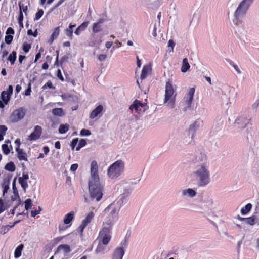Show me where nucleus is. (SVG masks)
Masks as SVG:
<instances>
[{
  "label": "nucleus",
  "instance_id": "a19ab883",
  "mask_svg": "<svg viewBox=\"0 0 259 259\" xmlns=\"http://www.w3.org/2000/svg\"><path fill=\"white\" fill-rule=\"evenodd\" d=\"M186 192L189 194V195L191 197H193L196 195L195 191L192 189L189 188L185 191H184L183 194H186Z\"/></svg>",
  "mask_w": 259,
  "mask_h": 259
},
{
  "label": "nucleus",
  "instance_id": "0e129e2a",
  "mask_svg": "<svg viewBox=\"0 0 259 259\" xmlns=\"http://www.w3.org/2000/svg\"><path fill=\"white\" fill-rule=\"evenodd\" d=\"M23 15L22 12H20L19 17H18V22L19 23H21L23 22Z\"/></svg>",
  "mask_w": 259,
  "mask_h": 259
},
{
  "label": "nucleus",
  "instance_id": "c9c22d12",
  "mask_svg": "<svg viewBox=\"0 0 259 259\" xmlns=\"http://www.w3.org/2000/svg\"><path fill=\"white\" fill-rule=\"evenodd\" d=\"M255 216H251L249 218H246L245 222L247 224L253 225L255 223Z\"/></svg>",
  "mask_w": 259,
  "mask_h": 259
},
{
  "label": "nucleus",
  "instance_id": "de8ad7c7",
  "mask_svg": "<svg viewBox=\"0 0 259 259\" xmlns=\"http://www.w3.org/2000/svg\"><path fill=\"white\" fill-rule=\"evenodd\" d=\"M49 88V89H55V87L53 85L52 82L51 80H48L46 84L43 86L42 89H45L47 88Z\"/></svg>",
  "mask_w": 259,
  "mask_h": 259
},
{
  "label": "nucleus",
  "instance_id": "4be33fe9",
  "mask_svg": "<svg viewBox=\"0 0 259 259\" xmlns=\"http://www.w3.org/2000/svg\"><path fill=\"white\" fill-rule=\"evenodd\" d=\"M89 24V21L83 22L76 28L74 32L75 34L77 35H79L82 31H84L87 28Z\"/></svg>",
  "mask_w": 259,
  "mask_h": 259
},
{
  "label": "nucleus",
  "instance_id": "37998d69",
  "mask_svg": "<svg viewBox=\"0 0 259 259\" xmlns=\"http://www.w3.org/2000/svg\"><path fill=\"white\" fill-rule=\"evenodd\" d=\"M22 48L25 53H28L31 49V45L27 42H24L23 44Z\"/></svg>",
  "mask_w": 259,
  "mask_h": 259
},
{
  "label": "nucleus",
  "instance_id": "774afa93",
  "mask_svg": "<svg viewBox=\"0 0 259 259\" xmlns=\"http://www.w3.org/2000/svg\"><path fill=\"white\" fill-rule=\"evenodd\" d=\"M259 106V100H257L252 105V108L256 109Z\"/></svg>",
  "mask_w": 259,
  "mask_h": 259
},
{
  "label": "nucleus",
  "instance_id": "a878e982",
  "mask_svg": "<svg viewBox=\"0 0 259 259\" xmlns=\"http://www.w3.org/2000/svg\"><path fill=\"white\" fill-rule=\"evenodd\" d=\"M252 208V205L250 203L247 204L245 207H242L241 209V213L242 215H245L249 212Z\"/></svg>",
  "mask_w": 259,
  "mask_h": 259
},
{
  "label": "nucleus",
  "instance_id": "9d476101",
  "mask_svg": "<svg viewBox=\"0 0 259 259\" xmlns=\"http://www.w3.org/2000/svg\"><path fill=\"white\" fill-rule=\"evenodd\" d=\"M104 213L105 215H106L105 221L107 220H111L113 223L114 219L117 217L118 210L116 208L110 205L104 209Z\"/></svg>",
  "mask_w": 259,
  "mask_h": 259
},
{
  "label": "nucleus",
  "instance_id": "680f3d73",
  "mask_svg": "<svg viewBox=\"0 0 259 259\" xmlns=\"http://www.w3.org/2000/svg\"><path fill=\"white\" fill-rule=\"evenodd\" d=\"M39 213H40V211L37 210H32L31 212V215L33 217H35L36 215H37Z\"/></svg>",
  "mask_w": 259,
  "mask_h": 259
},
{
  "label": "nucleus",
  "instance_id": "f8f14e48",
  "mask_svg": "<svg viewBox=\"0 0 259 259\" xmlns=\"http://www.w3.org/2000/svg\"><path fill=\"white\" fill-rule=\"evenodd\" d=\"M195 91V90L194 88H191L189 89L186 96L185 97V105L186 106V108H190L191 107Z\"/></svg>",
  "mask_w": 259,
  "mask_h": 259
},
{
  "label": "nucleus",
  "instance_id": "a211bd4d",
  "mask_svg": "<svg viewBox=\"0 0 259 259\" xmlns=\"http://www.w3.org/2000/svg\"><path fill=\"white\" fill-rule=\"evenodd\" d=\"M103 107L102 105H100L96 107L94 110H93L90 115V118L94 119L95 117L99 115L103 111Z\"/></svg>",
  "mask_w": 259,
  "mask_h": 259
},
{
  "label": "nucleus",
  "instance_id": "49530a36",
  "mask_svg": "<svg viewBox=\"0 0 259 259\" xmlns=\"http://www.w3.org/2000/svg\"><path fill=\"white\" fill-rule=\"evenodd\" d=\"M19 7L20 9V12H23L26 14V12L28 10L27 6H24V4H19Z\"/></svg>",
  "mask_w": 259,
  "mask_h": 259
},
{
  "label": "nucleus",
  "instance_id": "c03bdc74",
  "mask_svg": "<svg viewBox=\"0 0 259 259\" xmlns=\"http://www.w3.org/2000/svg\"><path fill=\"white\" fill-rule=\"evenodd\" d=\"M44 11L42 10H39L35 14L34 17V20H38L43 15Z\"/></svg>",
  "mask_w": 259,
  "mask_h": 259
},
{
  "label": "nucleus",
  "instance_id": "ddd939ff",
  "mask_svg": "<svg viewBox=\"0 0 259 259\" xmlns=\"http://www.w3.org/2000/svg\"><path fill=\"white\" fill-rule=\"evenodd\" d=\"M71 250L70 247L67 244H61L58 246L55 252V254L59 253H62L64 256L67 255L68 253L71 252Z\"/></svg>",
  "mask_w": 259,
  "mask_h": 259
},
{
  "label": "nucleus",
  "instance_id": "864d4df0",
  "mask_svg": "<svg viewBox=\"0 0 259 259\" xmlns=\"http://www.w3.org/2000/svg\"><path fill=\"white\" fill-rule=\"evenodd\" d=\"M57 76L58 77V78L61 81H64V77L63 76H62V73H61V71L60 70V69H58L57 70Z\"/></svg>",
  "mask_w": 259,
  "mask_h": 259
},
{
  "label": "nucleus",
  "instance_id": "603ef678",
  "mask_svg": "<svg viewBox=\"0 0 259 259\" xmlns=\"http://www.w3.org/2000/svg\"><path fill=\"white\" fill-rule=\"evenodd\" d=\"M13 87L11 85H9L8 88L7 89V95L11 98V96L13 93Z\"/></svg>",
  "mask_w": 259,
  "mask_h": 259
},
{
  "label": "nucleus",
  "instance_id": "c756f323",
  "mask_svg": "<svg viewBox=\"0 0 259 259\" xmlns=\"http://www.w3.org/2000/svg\"><path fill=\"white\" fill-rule=\"evenodd\" d=\"M104 245L99 244L97 246V248L95 249V252L96 253H102L104 254L106 247L104 246Z\"/></svg>",
  "mask_w": 259,
  "mask_h": 259
},
{
  "label": "nucleus",
  "instance_id": "ea45409f",
  "mask_svg": "<svg viewBox=\"0 0 259 259\" xmlns=\"http://www.w3.org/2000/svg\"><path fill=\"white\" fill-rule=\"evenodd\" d=\"M2 148L3 153L5 155H8L10 152V150L7 144H3L2 146Z\"/></svg>",
  "mask_w": 259,
  "mask_h": 259
},
{
  "label": "nucleus",
  "instance_id": "7c9ffc66",
  "mask_svg": "<svg viewBox=\"0 0 259 259\" xmlns=\"http://www.w3.org/2000/svg\"><path fill=\"white\" fill-rule=\"evenodd\" d=\"M92 30L94 33H98L102 31L101 25L99 23H95L93 25Z\"/></svg>",
  "mask_w": 259,
  "mask_h": 259
},
{
  "label": "nucleus",
  "instance_id": "e2e57ef3",
  "mask_svg": "<svg viewBox=\"0 0 259 259\" xmlns=\"http://www.w3.org/2000/svg\"><path fill=\"white\" fill-rule=\"evenodd\" d=\"M196 124H197V122H195L192 125H190V126L189 127V132L192 131V132H194L195 131V127Z\"/></svg>",
  "mask_w": 259,
  "mask_h": 259
},
{
  "label": "nucleus",
  "instance_id": "423d86ee",
  "mask_svg": "<svg viewBox=\"0 0 259 259\" xmlns=\"http://www.w3.org/2000/svg\"><path fill=\"white\" fill-rule=\"evenodd\" d=\"M26 114V110L24 107H20L13 111L10 116V120L16 123L22 119Z\"/></svg>",
  "mask_w": 259,
  "mask_h": 259
},
{
  "label": "nucleus",
  "instance_id": "72a5a7b5",
  "mask_svg": "<svg viewBox=\"0 0 259 259\" xmlns=\"http://www.w3.org/2000/svg\"><path fill=\"white\" fill-rule=\"evenodd\" d=\"M59 34V28L56 27L54 29V31L53 32L51 37V41H53L54 39L56 38L58 35Z\"/></svg>",
  "mask_w": 259,
  "mask_h": 259
},
{
  "label": "nucleus",
  "instance_id": "79ce46f5",
  "mask_svg": "<svg viewBox=\"0 0 259 259\" xmlns=\"http://www.w3.org/2000/svg\"><path fill=\"white\" fill-rule=\"evenodd\" d=\"M32 206V201L30 199H27L25 201V208L26 210H29Z\"/></svg>",
  "mask_w": 259,
  "mask_h": 259
},
{
  "label": "nucleus",
  "instance_id": "4468645a",
  "mask_svg": "<svg viewBox=\"0 0 259 259\" xmlns=\"http://www.w3.org/2000/svg\"><path fill=\"white\" fill-rule=\"evenodd\" d=\"M41 133V126L37 125L35 127L33 132L29 135L28 139L31 141L36 140L40 137Z\"/></svg>",
  "mask_w": 259,
  "mask_h": 259
},
{
  "label": "nucleus",
  "instance_id": "20e7f679",
  "mask_svg": "<svg viewBox=\"0 0 259 259\" xmlns=\"http://www.w3.org/2000/svg\"><path fill=\"white\" fill-rule=\"evenodd\" d=\"M124 169V162L119 160L112 164L108 169V176L111 179H115L118 177Z\"/></svg>",
  "mask_w": 259,
  "mask_h": 259
},
{
  "label": "nucleus",
  "instance_id": "8fccbe9b",
  "mask_svg": "<svg viewBox=\"0 0 259 259\" xmlns=\"http://www.w3.org/2000/svg\"><path fill=\"white\" fill-rule=\"evenodd\" d=\"M27 34L36 37L37 36V30L36 29L34 32H33L31 29H29L27 30Z\"/></svg>",
  "mask_w": 259,
  "mask_h": 259
},
{
  "label": "nucleus",
  "instance_id": "473e14b6",
  "mask_svg": "<svg viewBox=\"0 0 259 259\" xmlns=\"http://www.w3.org/2000/svg\"><path fill=\"white\" fill-rule=\"evenodd\" d=\"M18 182L21 185V187L24 190H25L26 188H28V185L26 181H24L22 179H21V177H19L18 179Z\"/></svg>",
  "mask_w": 259,
  "mask_h": 259
},
{
  "label": "nucleus",
  "instance_id": "58836bf2",
  "mask_svg": "<svg viewBox=\"0 0 259 259\" xmlns=\"http://www.w3.org/2000/svg\"><path fill=\"white\" fill-rule=\"evenodd\" d=\"M10 230L8 225L2 226L0 229V234L4 235Z\"/></svg>",
  "mask_w": 259,
  "mask_h": 259
},
{
  "label": "nucleus",
  "instance_id": "412c9836",
  "mask_svg": "<svg viewBox=\"0 0 259 259\" xmlns=\"http://www.w3.org/2000/svg\"><path fill=\"white\" fill-rule=\"evenodd\" d=\"M10 185V179L9 178H5L2 184V186L3 188V195H5L6 193H7L8 190L9 189Z\"/></svg>",
  "mask_w": 259,
  "mask_h": 259
},
{
  "label": "nucleus",
  "instance_id": "aec40b11",
  "mask_svg": "<svg viewBox=\"0 0 259 259\" xmlns=\"http://www.w3.org/2000/svg\"><path fill=\"white\" fill-rule=\"evenodd\" d=\"M151 68L150 65H147L144 66L142 70V72L140 76L141 79L143 80L145 79L147 75L151 72Z\"/></svg>",
  "mask_w": 259,
  "mask_h": 259
},
{
  "label": "nucleus",
  "instance_id": "2eb2a0df",
  "mask_svg": "<svg viewBox=\"0 0 259 259\" xmlns=\"http://www.w3.org/2000/svg\"><path fill=\"white\" fill-rule=\"evenodd\" d=\"M94 217V213L93 212H89L86 216L85 219L82 221L81 224L79 226L81 231H83L85 227L89 224Z\"/></svg>",
  "mask_w": 259,
  "mask_h": 259
},
{
  "label": "nucleus",
  "instance_id": "c85d7f7f",
  "mask_svg": "<svg viewBox=\"0 0 259 259\" xmlns=\"http://www.w3.org/2000/svg\"><path fill=\"white\" fill-rule=\"evenodd\" d=\"M69 128V126L68 124H61L59 128V132L60 134H65L68 131Z\"/></svg>",
  "mask_w": 259,
  "mask_h": 259
},
{
  "label": "nucleus",
  "instance_id": "7ed1b4c3",
  "mask_svg": "<svg viewBox=\"0 0 259 259\" xmlns=\"http://www.w3.org/2000/svg\"><path fill=\"white\" fill-rule=\"evenodd\" d=\"M89 189L92 200L95 199L97 201H99L102 199L103 189L99 181L98 182L89 181Z\"/></svg>",
  "mask_w": 259,
  "mask_h": 259
},
{
  "label": "nucleus",
  "instance_id": "1a4fd4ad",
  "mask_svg": "<svg viewBox=\"0 0 259 259\" xmlns=\"http://www.w3.org/2000/svg\"><path fill=\"white\" fill-rule=\"evenodd\" d=\"M148 108V106L146 104L142 103L140 100H135L133 101V103L130 105L129 109L135 112L140 113L141 112H144Z\"/></svg>",
  "mask_w": 259,
  "mask_h": 259
},
{
  "label": "nucleus",
  "instance_id": "393cba45",
  "mask_svg": "<svg viewBox=\"0 0 259 259\" xmlns=\"http://www.w3.org/2000/svg\"><path fill=\"white\" fill-rule=\"evenodd\" d=\"M17 53L15 51H13L9 56L8 60L10 61L11 65H13L16 60Z\"/></svg>",
  "mask_w": 259,
  "mask_h": 259
},
{
  "label": "nucleus",
  "instance_id": "39448f33",
  "mask_svg": "<svg viewBox=\"0 0 259 259\" xmlns=\"http://www.w3.org/2000/svg\"><path fill=\"white\" fill-rule=\"evenodd\" d=\"M196 179L199 181V186H204L209 183V173L204 166H201L194 172Z\"/></svg>",
  "mask_w": 259,
  "mask_h": 259
},
{
  "label": "nucleus",
  "instance_id": "0eeeda50",
  "mask_svg": "<svg viewBox=\"0 0 259 259\" xmlns=\"http://www.w3.org/2000/svg\"><path fill=\"white\" fill-rule=\"evenodd\" d=\"M174 94V90L173 89L172 82L171 81L167 82L165 85L164 102L165 103L169 101L172 106H174L175 102L174 97H172Z\"/></svg>",
  "mask_w": 259,
  "mask_h": 259
},
{
  "label": "nucleus",
  "instance_id": "6e6552de",
  "mask_svg": "<svg viewBox=\"0 0 259 259\" xmlns=\"http://www.w3.org/2000/svg\"><path fill=\"white\" fill-rule=\"evenodd\" d=\"M74 219V212L71 211L65 215L63 219V223L66 226H64L62 224H60L58 226V229L60 232L64 231L70 227L72 225V222Z\"/></svg>",
  "mask_w": 259,
  "mask_h": 259
},
{
  "label": "nucleus",
  "instance_id": "5fc2aeb1",
  "mask_svg": "<svg viewBox=\"0 0 259 259\" xmlns=\"http://www.w3.org/2000/svg\"><path fill=\"white\" fill-rule=\"evenodd\" d=\"M31 92V84L29 83L28 88L25 91L24 95L25 96H29L30 95Z\"/></svg>",
  "mask_w": 259,
  "mask_h": 259
},
{
  "label": "nucleus",
  "instance_id": "cd10ccee",
  "mask_svg": "<svg viewBox=\"0 0 259 259\" xmlns=\"http://www.w3.org/2000/svg\"><path fill=\"white\" fill-rule=\"evenodd\" d=\"M15 166L13 162L8 163L5 166V169L10 172H13L15 170Z\"/></svg>",
  "mask_w": 259,
  "mask_h": 259
},
{
  "label": "nucleus",
  "instance_id": "a18cd8bd",
  "mask_svg": "<svg viewBox=\"0 0 259 259\" xmlns=\"http://www.w3.org/2000/svg\"><path fill=\"white\" fill-rule=\"evenodd\" d=\"M13 36L12 35H7L5 37V42L7 44H10L13 40Z\"/></svg>",
  "mask_w": 259,
  "mask_h": 259
},
{
  "label": "nucleus",
  "instance_id": "f03ea898",
  "mask_svg": "<svg viewBox=\"0 0 259 259\" xmlns=\"http://www.w3.org/2000/svg\"><path fill=\"white\" fill-rule=\"evenodd\" d=\"M113 223L111 220H107L103 223V227L100 230L99 235L102 239L103 245H107L111 239V233Z\"/></svg>",
  "mask_w": 259,
  "mask_h": 259
},
{
  "label": "nucleus",
  "instance_id": "13d9d810",
  "mask_svg": "<svg viewBox=\"0 0 259 259\" xmlns=\"http://www.w3.org/2000/svg\"><path fill=\"white\" fill-rule=\"evenodd\" d=\"M168 47H171V51H173L174 48L175 46V43L174 42V41L170 39L168 41Z\"/></svg>",
  "mask_w": 259,
  "mask_h": 259
},
{
  "label": "nucleus",
  "instance_id": "4d7b16f0",
  "mask_svg": "<svg viewBox=\"0 0 259 259\" xmlns=\"http://www.w3.org/2000/svg\"><path fill=\"white\" fill-rule=\"evenodd\" d=\"M14 34V30L12 27H9L6 31V34Z\"/></svg>",
  "mask_w": 259,
  "mask_h": 259
},
{
  "label": "nucleus",
  "instance_id": "f704fd0d",
  "mask_svg": "<svg viewBox=\"0 0 259 259\" xmlns=\"http://www.w3.org/2000/svg\"><path fill=\"white\" fill-rule=\"evenodd\" d=\"M9 207V205H8L7 203L5 204L3 200L2 199H0V213L4 211Z\"/></svg>",
  "mask_w": 259,
  "mask_h": 259
},
{
  "label": "nucleus",
  "instance_id": "6ab92c4d",
  "mask_svg": "<svg viewBox=\"0 0 259 259\" xmlns=\"http://www.w3.org/2000/svg\"><path fill=\"white\" fill-rule=\"evenodd\" d=\"M16 151L17 153V156L20 160L27 161V156L26 152L23 151L22 149L20 148H16Z\"/></svg>",
  "mask_w": 259,
  "mask_h": 259
},
{
  "label": "nucleus",
  "instance_id": "052dcab7",
  "mask_svg": "<svg viewBox=\"0 0 259 259\" xmlns=\"http://www.w3.org/2000/svg\"><path fill=\"white\" fill-rule=\"evenodd\" d=\"M78 165L77 164H73L70 167V170L72 171H75L78 168Z\"/></svg>",
  "mask_w": 259,
  "mask_h": 259
},
{
  "label": "nucleus",
  "instance_id": "09e8293b",
  "mask_svg": "<svg viewBox=\"0 0 259 259\" xmlns=\"http://www.w3.org/2000/svg\"><path fill=\"white\" fill-rule=\"evenodd\" d=\"M91 134V132L87 129H82L80 131V135L81 136H89Z\"/></svg>",
  "mask_w": 259,
  "mask_h": 259
},
{
  "label": "nucleus",
  "instance_id": "f3484780",
  "mask_svg": "<svg viewBox=\"0 0 259 259\" xmlns=\"http://www.w3.org/2000/svg\"><path fill=\"white\" fill-rule=\"evenodd\" d=\"M1 99L0 100V108H3L5 105H7L10 99V97L7 95V92L5 91L1 93Z\"/></svg>",
  "mask_w": 259,
  "mask_h": 259
},
{
  "label": "nucleus",
  "instance_id": "f257e3e1",
  "mask_svg": "<svg viewBox=\"0 0 259 259\" xmlns=\"http://www.w3.org/2000/svg\"><path fill=\"white\" fill-rule=\"evenodd\" d=\"M253 0H243L238 5L234 14L233 22L235 25H238L240 19L243 18L246 14L249 6Z\"/></svg>",
  "mask_w": 259,
  "mask_h": 259
},
{
  "label": "nucleus",
  "instance_id": "dca6fc26",
  "mask_svg": "<svg viewBox=\"0 0 259 259\" xmlns=\"http://www.w3.org/2000/svg\"><path fill=\"white\" fill-rule=\"evenodd\" d=\"M124 252L125 250L123 247H117L113 253L112 259H122Z\"/></svg>",
  "mask_w": 259,
  "mask_h": 259
},
{
  "label": "nucleus",
  "instance_id": "e433bc0d",
  "mask_svg": "<svg viewBox=\"0 0 259 259\" xmlns=\"http://www.w3.org/2000/svg\"><path fill=\"white\" fill-rule=\"evenodd\" d=\"M63 112L62 108H54L52 110V113L54 115L61 116L63 114Z\"/></svg>",
  "mask_w": 259,
  "mask_h": 259
},
{
  "label": "nucleus",
  "instance_id": "69168bd1",
  "mask_svg": "<svg viewBox=\"0 0 259 259\" xmlns=\"http://www.w3.org/2000/svg\"><path fill=\"white\" fill-rule=\"evenodd\" d=\"M233 67L234 68V69L235 70V71L237 72V73L238 74H240L241 73L240 69H239V67L237 65L235 64L233 66Z\"/></svg>",
  "mask_w": 259,
  "mask_h": 259
},
{
  "label": "nucleus",
  "instance_id": "5701e85b",
  "mask_svg": "<svg viewBox=\"0 0 259 259\" xmlns=\"http://www.w3.org/2000/svg\"><path fill=\"white\" fill-rule=\"evenodd\" d=\"M76 26L75 24H70L68 28L65 30V34L68 36L70 39L73 37V28Z\"/></svg>",
  "mask_w": 259,
  "mask_h": 259
},
{
  "label": "nucleus",
  "instance_id": "bb28decb",
  "mask_svg": "<svg viewBox=\"0 0 259 259\" xmlns=\"http://www.w3.org/2000/svg\"><path fill=\"white\" fill-rule=\"evenodd\" d=\"M23 247V244H20L16 248L14 252V256L15 258H18L21 255V251Z\"/></svg>",
  "mask_w": 259,
  "mask_h": 259
},
{
  "label": "nucleus",
  "instance_id": "6e6d98bb",
  "mask_svg": "<svg viewBox=\"0 0 259 259\" xmlns=\"http://www.w3.org/2000/svg\"><path fill=\"white\" fill-rule=\"evenodd\" d=\"M78 142V138L73 139L71 143L72 149H73Z\"/></svg>",
  "mask_w": 259,
  "mask_h": 259
},
{
  "label": "nucleus",
  "instance_id": "9b49d317",
  "mask_svg": "<svg viewBox=\"0 0 259 259\" xmlns=\"http://www.w3.org/2000/svg\"><path fill=\"white\" fill-rule=\"evenodd\" d=\"M91 179L89 181L98 182L99 178L98 175V166L95 160L92 161L91 164Z\"/></svg>",
  "mask_w": 259,
  "mask_h": 259
},
{
  "label": "nucleus",
  "instance_id": "4c0bfd02",
  "mask_svg": "<svg viewBox=\"0 0 259 259\" xmlns=\"http://www.w3.org/2000/svg\"><path fill=\"white\" fill-rule=\"evenodd\" d=\"M86 144H87L86 141L84 139H82L80 140L79 143L76 148V151L79 150L81 148L85 146Z\"/></svg>",
  "mask_w": 259,
  "mask_h": 259
},
{
  "label": "nucleus",
  "instance_id": "bf43d9fd",
  "mask_svg": "<svg viewBox=\"0 0 259 259\" xmlns=\"http://www.w3.org/2000/svg\"><path fill=\"white\" fill-rule=\"evenodd\" d=\"M106 58H107V55L106 54H100L98 57V59L100 61H103V60H105Z\"/></svg>",
  "mask_w": 259,
  "mask_h": 259
},
{
  "label": "nucleus",
  "instance_id": "2f4dec72",
  "mask_svg": "<svg viewBox=\"0 0 259 259\" xmlns=\"http://www.w3.org/2000/svg\"><path fill=\"white\" fill-rule=\"evenodd\" d=\"M15 181H16V179H15L14 180V181L13 182V184H12V187H13V193H14V194H15V196L18 197L19 204H20V203H21L20 198V197L19 196L17 189L16 187Z\"/></svg>",
  "mask_w": 259,
  "mask_h": 259
},
{
  "label": "nucleus",
  "instance_id": "3c124183",
  "mask_svg": "<svg viewBox=\"0 0 259 259\" xmlns=\"http://www.w3.org/2000/svg\"><path fill=\"white\" fill-rule=\"evenodd\" d=\"M7 130V127L5 125H0V134L5 135L6 132Z\"/></svg>",
  "mask_w": 259,
  "mask_h": 259
},
{
  "label": "nucleus",
  "instance_id": "338daca9",
  "mask_svg": "<svg viewBox=\"0 0 259 259\" xmlns=\"http://www.w3.org/2000/svg\"><path fill=\"white\" fill-rule=\"evenodd\" d=\"M20 220H17L13 223H10V225H8L9 229H10L11 228L13 227L16 224L20 222Z\"/></svg>",
  "mask_w": 259,
  "mask_h": 259
},
{
  "label": "nucleus",
  "instance_id": "b1692460",
  "mask_svg": "<svg viewBox=\"0 0 259 259\" xmlns=\"http://www.w3.org/2000/svg\"><path fill=\"white\" fill-rule=\"evenodd\" d=\"M190 65L188 63V59L187 58H185L183 60V64L181 67V71L182 72H186L190 68Z\"/></svg>",
  "mask_w": 259,
  "mask_h": 259
}]
</instances>
